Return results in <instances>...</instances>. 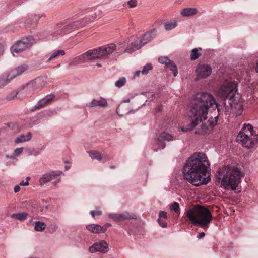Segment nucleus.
Listing matches in <instances>:
<instances>
[{
	"mask_svg": "<svg viewBox=\"0 0 258 258\" xmlns=\"http://www.w3.org/2000/svg\"><path fill=\"white\" fill-rule=\"evenodd\" d=\"M220 107L212 95L205 92L198 93L190 103V110L188 114L190 123L187 126L182 127V130L188 132L194 128L199 123L207 118L208 112L210 109H217L218 112L214 118L211 117L208 120L211 126H215L221 112Z\"/></svg>",
	"mask_w": 258,
	"mask_h": 258,
	"instance_id": "obj_1",
	"label": "nucleus"
},
{
	"mask_svg": "<svg viewBox=\"0 0 258 258\" xmlns=\"http://www.w3.org/2000/svg\"><path fill=\"white\" fill-rule=\"evenodd\" d=\"M209 168L210 163L206 154L196 152L186 160L183 170L184 177L197 186L206 184L209 180L207 177Z\"/></svg>",
	"mask_w": 258,
	"mask_h": 258,
	"instance_id": "obj_2",
	"label": "nucleus"
},
{
	"mask_svg": "<svg viewBox=\"0 0 258 258\" xmlns=\"http://www.w3.org/2000/svg\"><path fill=\"white\" fill-rule=\"evenodd\" d=\"M241 171L237 168L223 167L219 169L216 184L225 189H236L240 180Z\"/></svg>",
	"mask_w": 258,
	"mask_h": 258,
	"instance_id": "obj_3",
	"label": "nucleus"
},
{
	"mask_svg": "<svg viewBox=\"0 0 258 258\" xmlns=\"http://www.w3.org/2000/svg\"><path fill=\"white\" fill-rule=\"evenodd\" d=\"M186 217L191 223L195 225L207 229L213 219L210 211L203 206L198 205L188 209L185 213Z\"/></svg>",
	"mask_w": 258,
	"mask_h": 258,
	"instance_id": "obj_4",
	"label": "nucleus"
},
{
	"mask_svg": "<svg viewBox=\"0 0 258 258\" xmlns=\"http://www.w3.org/2000/svg\"><path fill=\"white\" fill-rule=\"evenodd\" d=\"M43 86V82L41 78H37L25 85L19 88L17 92H13L6 97L7 100H12L15 98L22 100L31 97L36 92L40 90Z\"/></svg>",
	"mask_w": 258,
	"mask_h": 258,
	"instance_id": "obj_5",
	"label": "nucleus"
},
{
	"mask_svg": "<svg viewBox=\"0 0 258 258\" xmlns=\"http://www.w3.org/2000/svg\"><path fill=\"white\" fill-rule=\"evenodd\" d=\"M116 49L115 44L111 43L89 50L83 54L76 57L75 61L77 63L85 62L86 58L89 59H101L111 54Z\"/></svg>",
	"mask_w": 258,
	"mask_h": 258,
	"instance_id": "obj_6",
	"label": "nucleus"
},
{
	"mask_svg": "<svg viewBox=\"0 0 258 258\" xmlns=\"http://www.w3.org/2000/svg\"><path fill=\"white\" fill-rule=\"evenodd\" d=\"M257 135L252 125L244 123L237 136L236 141L245 148H252L258 141Z\"/></svg>",
	"mask_w": 258,
	"mask_h": 258,
	"instance_id": "obj_7",
	"label": "nucleus"
},
{
	"mask_svg": "<svg viewBox=\"0 0 258 258\" xmlns=\"http://www.w3.org/2000/svg\"><path fill=\"white\" fill-rule=\"evenodd\" d=\"M237 83L234 81L225 80L217 91L218 96L225 99L232 100L237 91Z\"/></svg>",
	"mask_w": 258,
	"mask_h": 258,
	"instance_id": "obj_8",
	"label": "nucleus"
},
{
	"mask_svg": "<svg viewBox=\"0 0 258 258\" xmlns=\"http://www.w3.org/2000/svg\"><path fill=\"white\" fill-rule=\"evenodd\" d=\"M34 39L32 37L24 38L16 42L11 48V51L14 56V53H21L29 48L33 44Z\"/></svg>",
	"mask_w": 258,
	"mask_h": 258,
	"instance_id": "obj_9",
	"label": "nucleus"
},
{
	"mask_svg": "<svg viewBox=\"0 0 258 258\" xmlns=\"http://www.w3.org/2000/svg\"><path fill=\"white\" fill-rule=\"evenodd\" d=\"M86 22V20L83 19L81 22L77 21L66 25L59 24L57 25L56 29L57 31H60L59 33L60 35H63L72 30L83 27Z\"/></svg>",
	"mask_w": 258,
	"mask_h": 258,
	"instance_id": "obj_10",
	"label": "nucleus"
},
{
	"mask_svg": "<svg viewBox=\"0 0 258 258\" xmlns=\"http://www.w3.org/2000/svg\"><path fill=\"white\" fill-rule=\"evenodd\" d=\"M108 217L116 222H120L126 220H136L137 219V216L136 215L127 212H125L121 214L110 213L108 215Z\"/></svg>",
	"mask_w": 258,
	"mask_h": 258,
	"instance_id": "obj_11",
	"label": "nucleus"
},
{
	"mask_svg": "<svg viewBox=\"0 0 258 258\" xmlns=\"http://www.w3.org/2000/svg\"><path fill=\"white\" fill-rule=\"evenodd\" d=\"M62 173V172L61 171H52L44 174L39 180L40 185L42 186L53 179L57 180V181L54 182L56 184L59 182L60 179H59V177Z\"/></svg>",
	"mask_w": 258,
	"mask_h": 258,
	"instance_id": "obj_12",
	"label": "nucleus"
},
{
	"mask_svg": "<svg viewBox=\"0 0 258 258\" xmlns=\"http://www.w3.org/2000/svg\"><path fill=\"white\" fill-rule=\"evenodd\" d=\"M196 71L199 77L205 78L211 74L212 68L208 64H199Z\"/></svg>",
	"mask_w": 258,
	"mask_h": 258,
	"instance_id": "obj_13",
	"label": "nucleus"
},
{
	"mask_svg": "<svg viewBox=\"0 0 258 258\" xmlns=\"http://www.w3.org/2000/svg\"><path fill=\"white\" fill-rule=\"evenodd\" d=\"M108 244L105 241H101L98 242H95L91 247H89V251L94 253L97 251L106 252L108 251Z\"/></svg>",
	"mask_w": 258,
	"mask_h": 258,
	"instance_id": "obj_14",
	"label": "nucleus"
},
{
	"mask_svg": "<svg viewBox=\"0 0 258 258\" xmlns=\"http://www.w3.org/2000/svg\"><path fill=\"white\" fill-rule=\"evenodd\" d=\"M174 139V137L167 132L162 133L157 139V144L158 147L162 149L165 147L164 141H171Z\"/></svg>",
	"mask_w": 258,
	"mask_h": 258,
	"instance_id": "obj_15",
	"label": "nucleus"
},
{
	"mask_svg": "<svg viewBox=\"0 0 258 258\" xmlns=\"http://www.w3.org/2000/svg\"><path fill=\"white\" fill-rule=\"evenodd\" d=\"M144 46L142 40L139 38H137L133 42L129 45L125 50L126 53H132V52L140 49Z\"/></svg>",
	"mask_w": 258,
	"mask_h": 258,
	"instance_id": "obj_16",
	"label": "nucleus"
},
{
	"mask_svg": "<svg viewBox=\"0 0 258 258\" xmlns=\"http://www.w3.org/2000/svg\"><path fill=\"white\" fill-rule=\"evenodd\" d=\"M28 69V66L26 64H23L18 66L17 68L12 70L10 74L7 75V77L10 76V79H13L15 77L21 75Z\"/></svg>",
	"mask_w": 258,
	"mask_h": 258,
	"instance_id": "obj_17",
	"label": "nucleus"
},
{
	"mask_svg": "<svg viewBox=\"0 0 258 258\" xmlns=\"http://www.w3.org/2000/svg\"><path fill=\"white\" fill-rule=\"evenodd\" d=\"M86 228L94 234L105 233L106 231V227H102L98 224H89L86 226Z\"/></svg>",
	"mask_w": 258,
	"mask_h": 258,
	"instance_id": "obj_18",
	"label": "nucleus"
},
{
	"mask_svg": "<svg viewBox=\"0 0 258 258\" xmlns=\"http://www.w3.org/2000/svg\"><path fill=\"white\" fill-rule=\"evenodd\" d=\"M156 36V30L155 29L147 32L140 37L142 40V43L144 45L151 41Z\"/></svg>",
	"mask_w": 258,
	"mask_h": 258,
	"instance_id": "obj_19",
	"label": "nucleus"
},
{
	"mask_svg": "<svg viewBox=\"0 0 258 258\" xmlns=\"http://www.w3.org/2000/svg\"><path fill=\"white\" fill-rule=\"evenodd\" d=\"M41 16L37 15L36 14H32L28 18V20L25 22L26 26L32 27L34 28L36 25L38 20L40 19Z\"/></svg>",
	"mask_w": 258,
	"mask_h": 258,
	"instance_id": "obj_20",
	"label": "nucleus"
},
{
	"mask_svg": "<svg viewBox=\"0 0 258 258\" xmlns=\"http://www.w3.org/2000/svg\"><path fill=\"white\" fill-rule=\"evenodd\" d=\"M108 105L107 100L101 98L99 100H97L93 99L91 102L87 105L88 107H93L96 106H99L101 107H106Z\"/></svg>",
	"mask_w": 258,
	"mask_h": 258,
	"instance_id": "obj_21",
	"label": "nucleus"
},
{
	"mask_svg": "<svg viewBox=\"0 0 258 258\" xmlns=\"http://www.w3.org/2000/svg\"><path fill=\"white\" fill-rule=\"evenodd\" d=\"M197 12L198 11L196 8H186L183 9L180 13L183 17H189L196 14Z\"/></svg>",
	"mask_w": 258,
	"mask_h": 258,
	"instance_id": "obj_22",
	"label": "nucleus"
},
{
	"mask_svg": "<svg viewBox=\"0 0 258 258\" xmlns=\"http://www.w3.org/2000/svg\"><path fill=\"white\" fill-rule=\"evenodd\" d=\"M32 138V134L31 132H29L27 135H25L24 134L20 135L19 137H18L15 140V143L16 144H18L20 143H22L26 141H29Z\"/></svg>",
	"mask_w": 258,
	"mask_h": 258,
	"instance_id": "obj_23",
	"label": "nucleus"
},
{
	"mask_svg": "<svg viewBox=\"0 0 258 258\" xmlns=\"http://www.w3.org/2000/svg\"><path fill=\"white\" fill-rule=\"evenodd\" d=\"M89 156L92 159H96L99 161H101L103 159V156L101 155L100 152L97 151H88Z\"/></svg>",
	"mask_w": 258,
	"mask_h": 258,
	"instance_id": "obj_24",
	"label": "nucleus"
},
{
	"mask_svg": "<svg viewBox=\"0 0 258 258\" xmlns=\"http://www.w3.org/2000/svg\"><path fill=\"white\" fill-rule=\"evenodd\" d=\"M178 25V23L176 20H171L164 23V28L167 31L173 29Z\"/></svg>",
	"mask_w": 258,
	"mask_h": 258,
	"instance_id": "obj_25",
	"label": "nucleus"
},
{
	"mask_svg": "<svg viewBox=\"0 0 258 258\" xmlns=\"http://www.w3.org/2000/svg\"><path fill=\"white\" fill-rule=\"evenodd\" d=\"M65 54V52L63 50H57L53 51L49 58L48 59V61H50L53 59L58 58L60 55L63 56Z\"/></svg>",
	"mask_w": 258,
	"mask_h": 258,
	"instance_id": "obj_26",
	"label": "nucleus"
},
{
	"mask_svg": "<svg viewBox=\"0 0 258 258\" xmlns=\"http://www.w3.org/2000/svg\"><path fill=\"white\" fill-rule=\"evenodd\" d=\"M27 213L22 212L17 214H14L12 215V217L20 221H23L27 218Z\"/></svg>",
	"mask_w": 258,
	"mask_h": 258,
	"instance_id": "obj_27",
	"label": "nucleus"
},
{
	"mask_svg": "<svg viewBox=\"0 0 258 258\" xmlns=\"http://www.w3.org/2000/svg\"><path fill=\"white\" fill-rule=\"evenodd\" d=\"M166 67L169 68L172 72L174 76H176L177 75V68L173 61L171 60L167 65Z\"/></svg>",
	"mask_w": 258,
	"mask_h": 258,
	"instance_id": "obj_28",
	"label": "nucleus"
},
{
	"mask_svg": "<svg viewBox=\"0 0 258 258\" xmlns=\"http://www.w3.org/2000/svg\"><path fill=\"white\" fill-rule=\"evenodd\" d=\"M46 225L44 223L37 221L35 223L34 229L37 231H42L46 228Z\"/></svg>",
	"mask_w": 258,
	"mask_h": 258,
	"instance_id": "obj_29",
	"label": "nucleus"
},
{
	"mask_svg": "<svg viewBox=\"0 0 258 258\" xmlns=\"http://www.w3.org/2000/svg\"><path fill=\"white\" fill-rule=\"evenodd\" d=\"M170 209L171 210L173 211L176 214H179L180 212V208L179 204L176 202H174L170 206Z\"/></svg>",
	"mask_w": 258,
	"mask_h": 258,
	"instance_id": "obj_30",
	"label": "nucleus"
},
{
	"mask_svg": "<svg viewBox=\"0 0 258 258\" xmlns=\"http://www.w3.org/2000/svg\"><path fill=\"white\" fill-rule=\"evenodd\" d=\"M201 53H199L198 48H194L192 50L190 54V59L192 60H195L198 59L200 56Z\"/></svg>",
	"mask_w": 258,
	"mask_h": 258,
	"instance_id": "obj_31",
	"label": "nucleus"
},
{
	"mask_svg": "<svg viewBox=\"0 0 258 258\" xmlns=\"http://www.w3.org/2000/svg\"><path fill=\"white\" fill-rule=\"evenodd\" d=\"M12 79H10V76L6 78L4 77L0 78V88H3L8 83H9Z\"/></svg>",
	"mask_w": 258,
	"mask_h": 258,
	"instance_id": "obj_32",
	"label": "nucleus"
},
{
	"mask_svg": "<svg viewBox=\"0 0 258 258\" xmlns=\"http://www.w3.org/2000/svg\"><path fill=\"white\" fill-rule=\"evenodd\" d=\"M126 83V79L122 77L115 82V86L118 88H121L125 85Z\"/></svg>",
	"mask_w": 258,
	"mask_h": 258,
	"instance_id": "obj_33",
	"label": "nucleus"
},
{
	"mask_svg": "<svg viewBox=\"0 0 258 258\" xmlns=\"http://www.w3.org/2000/svg\"><path fill=\"white\" fill-rule=\"evenodd\" d=\"M153 69V67L151 63H148L145 65L141 72L143 75H146L148 73L149 70H151Z\"/></svg>",
	"mask_w": 258,
	"mask_h": 258,
	"instance_id": "obj_34",
	"label": "nucleus"
},
{
	"mask_svg": "<svg viewBox=\"0 0 258 258\" xmlns=\"http://www.w3.org/2000/svg\"><path fill=\"white\" fill-rule=\"evenodd\" d=\"M55 96L53 95H49L46 96L45 98H43L44 101L46 102L47 105L51 103L54 100Z\"/></svg>",
	"mask_w": 258,
	"mask_h": 258,
	"instance_id": "obj_35",
	"label": "nucleus"
},
{
	"mask_svg": "<svg viewBox=\"0 0 258 258\" xmlns=\"http://www.w3.org/2000/svg\"><path fill=\"white\" fill-rule=\"evenodd\" d=\"M158 60L160 63L165 64L166 67L171 61L167 57H161L159 58Z\"/></svg>",
	"mask_w": 258,
	"mask_h": 258,
	"instance_id": "obj_36",
	"label": "nucleus"
},
{
	"mask_svg": "<svg viewBox=\"0 0 258 258\" xmlns=\"http://www.w3.org/2000/svg\"><path fill=\"white\" fill-rule=\"evenodd\" d=\"M46 102L44 101L43 99L40 100L37 105L35 106L36 109H40L47 106Z\"/></svg>",
	"mask_w": 258,
	"mask_h": 258,
	"instance_id": "obj_37",
	"label": "nucleus"
},
{
	"mask_svg": "<svg viewBox=\"0 0 258 258\" xmlns=\"http://www.w3.org/2000/svg\"><path fill=\"white\" fill-rule=\"evenodd\" d=\"M102 212L100 210H97V211H91L90 212V214L92 217L94 218L95 216H99L102 214Z\"/></svg>",
	"mask_w": 258,
	"mask_h": 258,
	"instance_id": "obj_38",
	"label": "nucleus"
},
{
	"mask_svg": "<svg viewBox=\"0 0 258 258\" xmlns=\"http://www.w3.org/2000/svg\"><path fill=\"white\" fill-rule=\"evenodd\" d=\"M137 0H130L127 2V4L130 8H134L137 6Z\"/></svg>",
	"mask_w": 258,
	"mask_h": 258,
	"instance_id": "obj_39",
	"label": "nucleus"
},
{
	"mask_svg": "<svg viewBox=\"0 0 258 258\" xmlns=\"http://www.w3.org/2000/svg\"><path fill=\"white\" fill-rule=\"evenodd\" d=\"M159 218L158 219H161L162 218L167 219V213L166 212L161 211L159 214Z\"/></svg>",
	"mask_w": 258,
	"mask_h": 258,
	"instance_id": "obj_40",
	"label": "nucleus"
},
{
	"mask_svg": "<svg viewBox=\"0 0 258 258\" xmlns=\"http://www.w3.org/2000/svg\"><path fill=\"white\" fill-rule=\"evenodd\" d=\"M23 150L24 148L23 147L16 148L14 151L15 155L16 156H19L22 153Z\"/></svg>",
	"mask_w": 258,
	"mask_h": 258,
	"instance_id": "obj_41",
	"label": "nucleus"
},
{
	"mask_svg": "<svg viewBox=\"0 0 258 258\" xmlns=\"http://www.w3.org/2000/svg\"><path fill=\"white\" fill-rule=\"evenodd\" d=\"M49 228L50 232L53 233L57 229V226H56V224H52L50 226Z\"/></svg>",
	"mask_w": 258,
	"mask_h": 258,
	"instance_id": "obj_42",
	"label": "nucleus"
},
{
	"mask_svg": "<svg viewBox=\"0 0 258 258\" xmlns=\"http://www.w3.org/2000/svg\"><path fill=\"white\" fill-rule=\"evenodd\" d=\"M158 222L159 224V225L163 228H165L167 227V223L166 222H164L163 221V220L162 219H158Z\"/></svg>",
	"mask_w": 258,
	"mask_h": 258,
	"instance_id": "obj_43",
	"label": "nucleus"
},
{
	"mask_svg": "<svg viewBox=\"0 0 258 258\" xmlns=\"http://www.w3.org/2000/svg\"><path fill=\"white\" fill-rule=\"evenodd\" d=\"M205 233L202 232L199 233L198 234V235H197V237L198 239H201V238L204 237L205 236Z\"/></svg>",
	"mask_w": 258,
	"mask_h": 258,
	"instance_id": "obj_44",
	"label": "nucleus"
},
{
	"mask_svg": "<svg viewBox=\"0 0 258 258\" xmlns=\"http://www.w3.org/2000/svg\"><path fill=\"white\" fill-rule=\"evenodd\" d=\"M20 189H21V188L19 185L15 186L14 187V189L15 193L18 192L20 190Z\"/></svg>",
	"mask_w": 258,
	"mask_h": 258,
	"instance_id": "obj_45",
	"label": "nucleus"
},
{
	"mask_svg": "<svg viewBox=\"0 0 258 258\" xmlns=\"http://www.w3.org/2000/svg\"><path fill=\"white\" fill-rule=\"evenodd\" d=\"M19 185L21 186H27L29 185V182L28 181L24 182L22 181L20 183Z\"/></svg>",
	"mask_w": 258,
	"mask_h": 258,
	"instance_id": "obj_46",
	"label": "nucleus"
},
{
	"mask_svg": "<svg viewBox=\"0 0 258 258\" xmlns=\"http://www.w3.org/2000/svg\"><path fill=\"white\" fill-rule=\"evenodd\" d=\"M103 156V159L104 158V159H105L106 161H108V160H109L110 159V157L107 155H104V156Z\"/></svg>",
	"mask_w": 258,
	"mask_h": 258,
	"instance_id": "obj_47",
	"label": "nucleus"
},
{
	"mask_svg": "<svg viewBox=\"0 0 258 258\" xmlns=\"http://www.w3.org/2000/svg\"><path fill=\"white\" fill-rule=\"evenodd\" d=\"M4 51V48L2 45L0 44V56L2 54Z\"/></svg>",
	"mask_w": 258,
	"mask_h": 258,
	"instance_id": "obj_48",
	"label": "nucleus"
},
{
	"mask_svg": "<svg viewBox=\"0 0 258 258\" xmlns=\"http://www.w3.org/2000/svg\"><path fill=\"white\" fill-rule=\"evenodd\" d=\"M140 73H141V71H136V72L135 73V74H134V77H138L140 75Z\"/></svg>",
	"mask_w": 258,
	"mask_h": 258,
	"instance_id": "obj_49",
	"label": "nucleus"
},
{
	"mask_svg": "<svg viewBox=\"0 0 258 258\" xmlns=\"http://www.w3.org/2000/svg\"><path fill=\"white\" fill-rule=\"evenodd\" d=\"M120 108H121L120 106H119L118 107V108H117V113L119 115H120L119 114V111H120Z\"/></svg>",
	"mask_w": 258,
	"mask_h": 258,
	"instance_id": "obj_50",
	"label": "nucleus"
},
{
	"mask_svg": "<svg viewBox=\"0 0 258 258\" xmlns=\"http://www.w3.org/2000/svg\"><path fill=\"white\" fill-rule=\"evenodd\" d=\"M111 225L110 224H107L106 225H105V226H104L103 227H106V228H107V227H109V226H111Z\"/></svg>",
	"mask_w": 258,
	"mask_h": 258,
	"instance_id": "obj_51",
	"label": "nucleus"
},
{
	"mask_svg": "<svg viewBox=\"0 0 258 258\" xmlns=\"http://www.w3.org/2000/svg\"><path fill=\"white\" fill-rule=\"evenodd\" d=\"M97 66L98 67H101V64L100 63H97Z\"/></svg>",
	"mask_w": 258,
	"mask_h": 258,
	"instance_id": "obj_52",
	"label": "nucleus"
},
{
	"mask_svg": "<svg viewBox=\"0 0 258 258\" xmlns=\"http://www.w3.org/2000/svg\"><path fill=\"white\" fill-rule=\"evenodd\" d=\"M110 168H112V169H114L115 168V166H111L110 167Z\"/></svg>",
	"mask_w": 258,
	"mask_h": 258,
	"instance_id": "obj_53",
	"label": "nucleus"
},
{
	"mask_svg": "<svg viewBox=\"0 0 258 258\" xmlns=\"http://www.w3.org/2000/svg\"><path fill=\"white\" fill-rule=\"evenodd\" d=\"M30 178L29 177H27V179H26L27 180V181H28L30 179Z\"/></svg>",
	"mask_w": 258,
	"mask_h": 258,
	"instance_id": "obj_54",
	"label": "nucleus"
},
{
	"mask_svg": "<svg viewBox=\"0 0 258 258\" xmlns=\"http://www.w3.org/2000/svg\"><path fill=\"white\" fill-rule=\"evenodd\" d=\"M161 111V109L160 107H158V111Z\"/></svg>",
	"mask_w": 258,
	"mask_h": 258,
	"instance_id": "obj_55",
	"label": "nucleus"
}]
</instances>
